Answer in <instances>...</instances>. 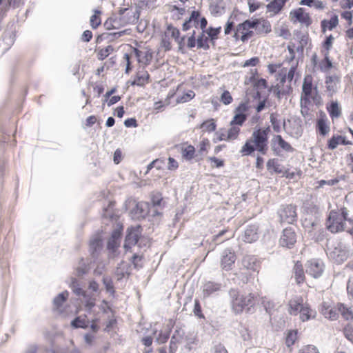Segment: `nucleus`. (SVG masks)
Listing matches in <instances>:
<instances>
[{
  "label": "nucleus",
  "instance_id": "c9c22d12",
  "mask_svg": "<svg viewBox=\"0 0 353 353\" xmlns=\"http://www.w3.org/2000/svg\"><path fill=\"white\" fill-rule=\"evenodd\" d=\"M167 30L168 33L170 34L171 37H173L179 44L181 45V43L184 41V37H181V39L179 38L180 32L177 28L172 26H168Z\"/></svg>",
  "mask_w": 353,
  "mask_h": 353
},
{
  "label": "nucleus",
  "instance_id": "c03bdc74",
  "mask_svg": "<svg viewBox=\"0 0 353 353\" xmlns=\"http://www.w3.org/2000/svg\"><path fill=\"white\" fill-rule=\"evenodd\" d=\"M228 132V138L230 139L231 141L235 140L237 139L239 132L240 127L232 125H230V129L227 130Z\"/></svg>",
  "mask_w": 353,
  "mask_h": 353
},
{
  "label": "nucleus",
  "instance_id": "774afa93",
  "mask_svg": "<svg viewBox=\"0 0 353 353\" xmlns=\"http://www.w3.org/2000/svg\"><path fill=\"white\" fill-rule=\"evenodd\" d=\"M347 294L353 297V276H352L348 280L347 284Z\"/></svg>",
  "mask_w": 353,
  "mask_h": 353
},
{
  "label": "nucleus",
  "instance_id": "680f3d73",
  "mask_svg": "<svg viewBox=\"0 0 353 353\" xmlns=\"http://www.w3.org/2000/svg\"><path fill=\"white\" fill-rule=\"evenodd\" d=\"M267 167L268 169H273L276 172H281L279 169V165L276 159H270L267 163Z\"/></svg>",
  "mask_w": 353,
  "mask_h": 353
},
{
  "label": "nucleus",
  "instance_id": "1a4fd4ad",
  "mask_svg": "<svg viewBox=\"0 0 353 353\" xmlns=\"http://www.w3.org/2000/svg\"><path fill=\"white\" fill-rule=\"evenodd\" d=\"M306 273L314 278H319L324 271V263L320 259H313L306 263Z\"/></svg>",
  "mask_w": 353,
  "mask_h": 353
},
{
  "label": "nucleus",
  "instance_id": "de8ad7c7",
  "mask_svg": "<svg viewBox=\"0 0 353 353\" xmlns=\"http://www.w3.org/2000/svg\"><path fill=\"white\" fill-rule=\"evenodd\" d=\"M262 304L265 307V310L268 313H271L275 307V303L273 301L265 297L263 299Z\"/></svg>",
  "mask_w": 353,
  "mask_h": 353
},
{
  "label": "nucleus",
  "instance_id": "3c124183",
  "mask_svg": "<svg viewBox=\"0 0 353 353\" xmlns=\"http://www.w3.org/2000/svg\"><path fill=\"white\" fill-rule=\"evenodd\" d=\"M101 246V240L99 237L96 236L90 241V248L92 252H96Z\"/></svg>",
  "mask_w": 353,
  "mask_h": 353
},
{
  "label": "nucleus",
  "instance_id": "5fc2aeb1",
  "mask_svg": "<svg viewBox=\"0 0 353 353\" xmlns=\"http://www.w3.org/2000/svg\"><path fill=\"white\" fill-rule=\"evenodd\" d=\"M270 122L272 123L274 131L276 132H279L281 130L280 121L278 120L277 118L272 114L270 115Z\"/></svg>",
  "mask_w": 353,
  "mask_h": 353
},
{
  "label": "nucleus",
  "instance_id": "4d7b16f0",
  "mask_svg": "<svg viewBox=\"0 0 353 353\" xmlns=\"http://www.w3.org/2000/svg\"><path fill=\"white\" fill-rule=\"evenodd\" d=\"M305 228L308 229V232L311 233L313 230H320L318 221L307 222L306 220L303 223Z\"/></svg>",
  "mask_w": 353,
  "mask_h": 353
},
{
  "label": "nucleus",
  "instance_id": "f704fd0d",
  "mask_svg": "<svg viewBox=\"0 0 353 353\" xmlns=\"http://www.w3.org/2000/svg\"><path fill=\"white\" fill-rule=\"evenodd\" d=\"M116 274L118 279H121L126 274H129V266L127 263L121 262L117 268Z\"/></svg>",
  "mask_w": 353,
  "mask_h": 353
},
{
  "label": "nucleus",
  "instance_id": "e2e57ef3",
  "mask_svg": "<svg viewBox=\"0 0 353 353\" xmlns=\"http://www.w3.org/2000/svg\"><path fill=\"white\" fill-rule=\"evenodd\" d=\"M210 353H228L225 346L221 343L214 345L210 351Z\"/></svg>",
  "mask_w": 353,
  "mask_h": 353
},
{
  "label": "nucleus",
  "instance_id": "8fccbe9b",
  "mask_svg": "<svg viewBox=\"0 0 353 353\" xmlns=\"http://www.w3.org/2000/svg\"><path fill=\"white\" fill-rule=\"evenodd\" d=\"M208 37H205L204 31L203 30L201 34L197 38V46L198 48H208Z\"/></svg>",
  "mask_w": 353,
  "mask_h": 353
},
{
  "label": "nucleus",
  "instance_id": "0eeeda50",
  "mask_svg": "<svg viewBox=\"0 0 353 353\" xmlns=\"http://www.w3.org/2000/svg\"><path fill=\"white\" fill-rule=\"evenodd\" d=\"M297 235L294 230L292 228H287L282 232L279 239L281 246L287 248H292L296 243Z\"/></svg>",
  "mask_w": 353,
  "mask_h": 353
},
{
  "label": "nucleus",
  "instance_id": "7c9ffc66",
  "mask_svg": "<svg viewBox=\"0 0 353 353\" xmlns=\"http://www.w3.org/2000/svg\"><path fill=\"white\" fill-rule=\"evenodd\" d=\"M300 3L319 10H323L325 7V3L320 0H302Z\"/></svg>",
  "mask_w": 353,
  "mask_h": 353
},
{
  "label": "nucleus",
  "instance_id": "e433bc0d",
  "mask_svg": "<svg viewBox=\"0 0 353 353\" xmlns=\"http://www.w3.org/2000/svg\"><path fill=\"white\" fill-rule=\"evenodd\" d=\"M68 296V292L67 291L63 292L59 294L54 299V305L56 309H59L62 304L65 301Z\"/></svg>",
  "mask_w": 353,
  "mask_h": 353
},
{
  "label": "nucleus",
  "instance_id": "ddd939ff",
  "mask_svg": "<svg viewBox=\"0 0 353 353\" xmlns=\"http://www.w3.org/2000/svg\"><path fill=\"white\" fill-rule=\"evenodd\" d=\"M139 234V227L129 228L125 239V249L128 250L135 245L138 241Z\"/></svg>",
  "mask_w": 353,
  "mask_h": 353
},
{
  "label": "nucleus",
  "instance_id": "7ed1b4c3",
  "mask_svg": "<svg viewBox=\"0 0 353 353\" xmlns=\"http://www.w3.org/2000/svg\"><path fill=\"white\" fill-rule=\"evenodd\" d=\"M347 210L345 208L342 209V211L336 212L331 211L327 221V228L332 233H336L348 228L345 226V221L350 222V219H347Z\"/></svg>",
  "mask_w": 353,
  "mask_h": 353
},
{
  "label": "nucleus",
  "instance_id": "13d9d810",
  "mask_svg": "<svg viewBox=\"0 0 353 353\" xmlns=\"http://www.w3.org/2000/svg\"><path fill=\"white\" fill-rule=\"evenodd\" d=\"M232 100L233 99L230 93L227 90L224 91L222 93L220 99V101L225 105H228L231 103Z\"/></svg>",
  "mask_w": 353,
  "mask_h": 353
},
{
  "label": "nucleus",
  "instance_id": "0e129e2a",
  "mask_svg": "<svg viewBox=\"0 0 353 353\" xmlns=\"http://www.w3.org/2000/svg\"><path fill=\"white\" fill-rule=\"evenodd\" d=\"M259 63V59L258 57H252L248 60H246L243 64V67L255 66Z\"/></svg>",
  "mask_w": 353,
  "mask_h": 353
},
{
  "label": "nucleus",
  "instance_id": "72a5a7b5",
  "mask_svg": "<svg viewBox=\"0 0 353 353\" xmlns=\"http://www.w3.org/2000/svg\"><path fill=\"white\" fill-rule=\"evenodd\" d=\"M89 321L87 319L86 316H79L77 317L74 320L72 321V326L74 327H81L85 328L89 325Z\"/></svg>",
  "mask_w": 353,
  "mask_h": 353
},
{
  "label": "nucleus",
  "instance_id": "6ab92c4d",
  "mask_svg": "<svg viewBox=\"0 0 353 353\" xmlns=\"http://www.w3.org/2000/svg\"><path fill=\"white\" fill-rule=\"evenodd\" d=\"M341 7L343 9H350L353 7V0H344L341 2ZM352 11H345L341 13L342 18L345 19L348 21V25L350 26L352 23Z\"/></svg>",
  "mask_w": 353,
  "mask_h": 353
},
{
  "label": "nucleus",
  "instance_id": "c85d7f7f",
  "mask_svg": "<svg viewBox=\"0 0 353 353\" xmlns=\"http://www.w3.org/2000/svg\"><path fill=\"white\" fill-rule=\"evenodd\" d=\"M327 111L332 119L339 118L341 115V108L338 101H332L330 105L327 107Z\"/></svg>",
  "mask_w": 353,
  "mask_h": 353
},
{
  "label": "nucleus",
  "instance_id": "79ce46f5",
  "mask_svg": "<svg viewBox=\"0 0 353 353\" xmlns=\"http://www.w3.org/2000/svg\"><path fill=\"white\" fill-rule=\"evenodd\" d=\"M195 150L194 146L188 145L182 148V155L188 160H190L194 157Z\"/></svg>",
  "mask_w": 353,
  "mask_h": 353
},
{
  "label": "nucleus",
  "instance_id": "f257e3e1",
  "mask_svg": "<svg viewBox=\"0 0 353 353\" xmlns=\"http://www.w3.org/2000/svg\"><path fill=\"white\" fill-rule=\"evenodd\" d=\"M232 308L236 313H241L244 310H250L254 305V296L251 294H240L237 290L232 289L230 291Z\"/></svg>",
  "mask_w": 353,
  "mask_h": 353
},
{
  "label": "nucleus",
  "instance_id": "a878e982",
  "mask_svg": "<svg viewBox=\"0 0 353 353\" xmlns=\"http://www.w3.org/2000/svg\"><path fill=\"white\" fill-rule=\"evenodd\" d=\"M150 75L146 71L139 72L132 83V85L143 86L148 83Z\"/></svg>",
  "mask_w": 353,
  "mask_h": 353
},
{
  "label": "nucleus",
  "instance_id": "b1692460",
  "mask_svg": "<svg viewBox=\"0 0 353 353\" xmlns=\"http://www.w3.org/2000/svg\"><path fill=\"white\" fill-rule=\"evenodd\" d=\"M314 312L306 303H304L300 309V319L302 321H308L312 317H314Z\"/></svg>",
  "mask_w": 353,
  "mask_h": 353
},
{
  "label": "nucleus",
  "instance_id": "ea45409f",
  "mask_svg": "<svg viewBox=\"0 0 353 353\" xmlns=\"http://www.w3.org/2000/svg\"><path fill=\"white\" fill-rule=\"evenodd\" d=\"M246 119H247L246 117L243 116L241 114L234 112V116L232 120L230 121V125H234L240 127L243 124V123L245 121Z\"/></svg>",
  "mask_w": 353,
  "mask_h": 353
},
{
  "label": "nucleus",
  "instance_id": "4468645a",
  "mask_svg": "<svg viewBox=\"0 0 353 353\" xmlns=\"http://www.w3.org/2000/svg\"><path fill=\"white\" fill-rule=\"evenodd\" d=\"M259 227L256 225H249L242 234V240L246 243H252L259 238Z\"/></svg>",
  "mask_w": 353,
  "mask_h": 353
},
{
  "label": "nucleus",
  "instance_id": "4c0bfd02",
  "mask_svg": "<svg viewBox=\"0 0 353 353\" xmlns=\"http://www.w3.org/2000/svg\"><path fill=\"white\" fill-rule=\"evenodd\" d=\"M254 144L252 142L251 139H248L241 150V152L245 155L250 154L256 150Z\"/></svg>",
  "mask_w": 353,
  "mask_h": 353
},
{
  "label": "nucleus",
  "instance_id": "6e6d98bb",
  "mask_svg": "<svg viewBox=\"0 0 353 353\" xmlns=\"http://www.w3.org/2000/svg\"><path fill=\"white\" fill-rule=\"evenodd\" d=\"M71 288L77 295H82L83 298L86 297V293L79 288L78 282L76 280L72 281L71 284Z\"/></svg>",
  "mask_w": 353,
  "mask_h": 353
},
{
  "label": "nucleus",
  "instance_id": "aec40b11",
  "mask_svg": "<svg viewBox=\"0 0 353 353\" xmlns=\"http://www.w3.org/2000/svg\"><path fill=\"white\" fill-rule=\"evenodd\" d=\"M339 24V18L336 14H334L330 19H323L321 22V26L323 32H325L327 30H332Z\"/></svg>",
  "mask_w": 353,
  "mask_h": 353
},
{
  "label": "nucleus",
  "instance_id": "2eb2a0df",
  "mask_svg": "<svg viewBox=\"0 0 353 353\" xmlns=\"http://www.w3.org/2000/svg\"><path fill=\"white\" fill-rule=\"evenodd\" d=\"M235 260L236 256L234 252L229 250H224L221 258L222 268L227 271L231 270Z\"/></svg>",
  "mask_w": 353,
  "mask_h": 353
},
{
  "label": "nucleus",
  "instance_id": "412c9836",
  "mask_svg": "<svg viewBox=\"0 0 353 353\" xmlns=\"http://www.w3.org/2000/svg\"><path fill=\"white\" fill-rule=\"evenodd\" d=\"M273 147L278 145L285 152H292L293 148L291 145L285 141L281 135H275L272 139Z\"/></svg>",
  "mask_w": 353,
  "mask_h": 353
},
{
  "label": "nucleus",
  "instance_id": "f03ea898",
  "mask_svg": "<svg viewBox=\"0 0 353 353\" xmlns=\"http://www.w3.org/2000/svg\"><path fill=\"white\" fill-rule=\"evenodd\" d=\"M312 81L313 78L310 74L305 76L301 95V105L302 108H306L311 103V100L317 103L320 99L318 88L316 86H313Z\"/></svg>",
  "mask_w": 353,
  "mask_h": 353
},
{
  "label": "nucleus",
  "instance_id": "dca6fc26",
  "mask_svg": "<svg viewBox=\"0 0 353 353\" xmlns=\"http://www.w3.org/2000/svg\"><path fill=\"white\" fill-rule=\"evenodd\" d=\"M288 123L291 125L290 129L286 128V123L285 120L283 121V128L284 130H285L288 133H289L292 137H300L302 133V128L299 121L296 120L291 121L288 120Z\"/></svg>",
  "mask_w": 353,
  "mask_h": 353
},
{
  "label": "nucleus",
  "instance_id": "58836bf2",
  "mask_svg": "<svg viewBox=\"0 0 353 353\" xmlns=\"http://www.w3.org/2000/svg\"><path fill=\"white\" fill-rule=\"evenodd\" d=\"M216 123L214 119H210L204 121L200 126V128L204 132H211L215 130L216 129Z\"/></svg>",
  "mask_w": 353,
  "mask_h": 353
},
{
  "label": "nucleus",
  "instance_id": "37998d69",
  "mask_svg": "<svg viewBox=\"0 0 353 353\" xmlns=\"http://www.w3.org/2000/svg\"><path fill=\"white\" fill-rule=\"evenodd\" d=\"M250 105L248 102L241 103L235 109L234 112L239 113L248 117L249 113Z\"/></svg>",
  "mask_w": 353,
  "mask_h": 353
},
{
  "label": "nucleus",
  "instance_id": "603ef678",
  "mask_svg": "<svg viewBox=\"0 0 353 353\" xmlns=\"http://www.w3.org/2000/svg\"><path fill=\"white\" fill-rule=\"evenodd\" d=\"M297 353H320V352L314 345H307L300 348Z\"/></svg>",
  "mask_w": 353,
  "mask_h": 353
},
{
  "label": "nucleus",
  "instance_id": "f8f14e48",
  "mask_svg": "<svg viewBox=\"0 0 353 353\" xmlns=\"http://www.w3.org/2000/svg\"><path fill=\"white\" fill-rule=\"evenodd\" d=\"M290 17L293 23L299 21L306 26L311 23V19L309 14L305 12L304 10L301 8L291 11Z\"/></svg>",
  "mask_w": 353,
  "mask_h": 353
},
{
  "label": "nucleus",
  "instance_id": "39448f33",
  "mask_svg": "<svg viewBox=\"0 0 353 353\" xmlns=\"http://www.w3.org/2000/svg\"><path fill=\"white\" fill-rule=\"evenodd\" d=\"M269 132L270 128L258 129L252 132L250 137L252 142L256 147V150L263 154H265L268 150V134Z\"/></svg>",
  "mask_w": 353,
  "mask_h": 353
},
{
  "label": "nucleus",
  "instance_id": "49530a36",
  "mask_svg": "<svg viewBox=\"0 0 353 353\" xmlns=\"http://www.w3.org/2000/svg\"><path fill=\"white\" fill-rule=\"evenodd\" d=\"M101 12L99 10H94V14L91 16L90 19V26L92 28H97L101 24V19L99 14Z\"/></svg>",
  "mask_w": 353,
  "mask_h": 353
},
{
  "label": "nucleus",
  "instance_id": "4be33fe9",
  "mask_svg": "<svg viewBox=\"0 0 353 353\" xmlns=\"http://www.w3.org/2000/svg\"><path fill=\"white\" fill-rule=\"evenodd\" d=\"M337 308H334L326 303H323L321 307L322 314L327 319L331 320H335L337 319L339 314L337 312Z\"/></svg>",
  "mask_w": 353,
  "mask_h": 353
},
{
  "label": "nucleus",
  "instance_id": "09e8293b",
  "mask_svg": "<svg viewBox=\"0 0 353 353\" xmlns=\"http://www.w3.org/2000/svg\"><path fill=\"white\" fill-rule=\"evenodd\" d=\"M194 92L192 90H189L188 92L183 94L182 96L179 97L176 99V102L180 103L188 102L192 98H194Z\"/></svg>",
  "mask_w": 353,
  "mask_h": 353
},
{
  "label": "nucleus",
  "instance_id": "5701e85b",
  "mask_svg": "<svg viewBox=\"0 0 353 353\" xmlns=\"http://www.w3.org/2000/svg\"><path fill=\"white\" fill-rule=\"evenodd\" d=\"M350 144L349 141L345 140V138L343 136L337 135L333 136L329 141L327 148L330 150L336 149L339 145H347Z\"/></svg>",
  "mask_w": 353,
  "mask_h": 353
},
{
  "label": "nucleus",
  "instance_id": "9b49d317",
  "mask_svg": "<svg viewBox=\"0 0 353 353\" xmlns=\"http://www.w3.org/2000/svg\"><path fill=\"white\" fill-rule=\"evenodd\" d=\"M341 79L336 74L327 76L325 79V92L329 97H332L340 88Z\"/></svg>",
  "mask_w": 353,
  "mask_h": 353
},
{
  "label": "nucleus",
  "instance_id": "bf43d9fd",
  "mask_svg": "<svg viewBox=\"0 0 353 353\" xmlns=\"http://www.w3.org/2000/svg\"><path fill=\"white\" fill-rule=\"evenodd\" d=\"M345 336L353 343V325H347L343 330Z\"/></svg>",
  "mask_w": 353,
  "mask_h": 353
},
{
  "label": "nucleus",
  "instance_id": "a19ab883",
  "mask_svg": "<svg viewBox=\"0 0 353 353\" xmlns=\"http://www.w3.org/2000/svg\"><path fill=\"white\" fill-rule=\"evenodd\" d=\"M114 50L112 46H108L104 48L101 49L98 53L97 57L99 60H103L109 56Z\"/></svg>",
  "mask_w": 353,
  "mask_h": 353
},
{
  "label": "nucleus",
  "instance_id": "9d476101",
  "mask_svg": "<svg viewBox=\"0 0 353 353\" xmlns=\"http://www.w3.org/2000/svg\"><path fill=\"white\" fill-rule=\"evenodd\" d=\"M279 215L281 222L292 223L296 217V208L292 205L283 206L279 210Z\"/></svg>",
  "mask_w": 353,
  "mask_h": 353
},
{
  "label": "nucleus",
  "instance_id": "bb28decb",
  "mask_svg": "<svg viewBox=\"0 0 353 353\" xmlns=\"http://www.w3.org/2000/svg\"><path fill=\"white\" fill-rule=\"evenodd\" d=\"M242 264L248 270H256L259 266L256 259L252 256H246L243 259Z\"/></svg>",
  "mask_w": 353,
  "mask_h": 353
},
{
  "label": "nucleus",
  "instance_id": "423d86ee",
  "mask_svg": "<svg viewBox=\"0 0 353 353\" xmlns=\"http://www.w3.org/2000/svg\"><path fill=\"white\" fill-rule=\"evenodd\" d=\"M254 34L265 36L272 31L271 23L264 18H251Z\"/></svg>",
  "mask_w": 353,
  "mask_h": 353
},
{
  "label": "nucleus",
  "instance_id": "20e7f679",
  "mask_svg": "<svg viewBox=\"0 0 353 353\" xmlns=\"http://www.w3.org/2000/svg\"><path fill=\"white\" fill-rule=\"evenodd\" d=\"M327 254L337 263L344 262L348 258L349 253L343 245L338 241H330L327 245Z\"/></svg>",
  "mask_w": 353,
  "mask_h": 353
},
{
  "label": "nucleus",
  "instance_id": "69168bd1",
  "mask_svg": "<svg viewBox=\"0 0 353 353\" xmlns=\"http://www.w3.org/2000/svg\"><path fill=\"white\" fill-rule=\"evenodd\" d=\"M216 135H217V139L219 141H231L230 139L228 138L227 130H223L221 131L218 132L216 133Z\"/></svg>",
  "mask_w": 353,
  "mask_h": 353
},
{
  "label": "nucleus",
  "instance_id": "f3484780",
  "mask_svg": "<svg viewBox=\"0 0 353 353\" xmlns=\"http://www.w3.org/2000/svg\"><path fill=\"white\" fill-rule=\"evenodd\" d=\"M221 288V285L219 283L208 281L203 285V296L204 298L208 297L219 292Z\"/></svg>",
  "mask_w": 353,
  "mask_h": 353
},
{
  "label": "nucleus",
  "instance_id": "a18cd8bd",
  "mask_svg": "<svg viewBox=\"0 0 353 353\" xmlns=\"http://www.w3.org/2000/svg\"><path fill=\"white\" fill-rule=\"evenodd\" d=\"M121 14H123L124 12H127V14L129 15L130 13L132 14V16L128 19V23H134L137 22L139 17V12L138 10H136L134 12H132L131 10H129L128 8H125L123 10H121Z\"/></svg>",
  "mask_w": 353,
  "mask_h": 353
},
{
  "label": "nucleus",
  "instance_id": "6e6552de",
  "mask_svg": "<svg viewBox=\"0 0 353 353\" xmlns=\"http://www.w3.org/2000/svg\"><path fill=\"white\" fill-rule=\"evenodd\" d=\"M253 25L251 19L244 21L236 26L237 34H241L240 40L242 42H245L252 38L254 32L252 30Z\"/></svg>",
  "mask_w": 353,
  "mask_h": 353
},
{
  "label": "nucleus",
  "instance_id": "cd10ccee",
  "mask_svg": "<svg viewBox=\"0 0 353 353\" xmlns=\"http://www.w3.org/2000/svg\"><path fill=\"white\" fill-rule=\"evenodd\" d=\"M293 271L296 282L298 284L303 283L305 280V275L302 265L299 262L296 263Z\"/></svg>",
  "mask_w": 353,
  "mask_h": 353
},
{
  "label": "nucleus",
  "instance_id": "473e14b6",
  "mask_svg": "<svg viewBox=\"0 0 353 353\" xmlns=\"http://www.w3.org/2000/svg\"><path fill=\"white\" fill-rule=\"evenodd\" d=\"M198 16V11H192L189 19L185 21L183 24V30L187 31L195 26V19Z\"/></svg>",
  "mask_w": 353,
  "mask_h": 353
},
{
  "label": "nucleus",
  "instance_id": "393cba45",
  "mask_svg": "<svg viewBox=\"0 0 353 353\" xmlns=\"http://www.w3.org/2000/svg\"><path fill=\"white\" fill-rule=\"evenodd\" d=\"M285 4L284 0H274L267 6L268 12H272L274 14L279 13L283 8Z\"/></svg>",
  "mask_w": 353,
  "mask_h": 353
},
{
  "label": "nucleus",
  "instance_id": "2f4dec72",
  "mask_svg": "<svg viewBox=\"0 0 353 353\" xmlns=\"http://www.w3.org/2000/svg\"><path fill=\"white\" fill-rule=\"evenodd\" d=\"M316 128L322 136L327 135L330 130V126L327 123V119L323 117L317 121Z\"/></svg>",
  "mask_w": 353,
  "mask_h": 353
},
{
  "label": "nucleus",
  "instance_id": "864d4df0",
  "mask_svg": "<svg viewBox=\"0 0 353 353\" xmlns=\"http://www.w3.org/2000/svg\"><path fill=\"white\" fill-rule=\"evenodd\" d=\"M296 339V332L293 330L289 331L285 339V343L287 346L290 347L294 343Z\"/></svg>",
  "mask_w": 353,
  "mask_h": 353
},
{
  "label": "nucleus",
  "instance_id": "338daca9",
  "mask_svg": "<svg viewBox=\"0 0 353 353\" xmlns=\"http://www.w3.org/2000/svg\"><path fill=\"white\" fill-rule=\"evenodd\" d=\"M334 41V37L332 35H330L326 38V40L323 43V47L326 49L327 52L330 50V48L332 46V43Z\"/></svg>",
  "mask_w": 353,
  "mask_h": 353
},
{
  "label": "nucleus",
  "instance_id": "052dcab7",
  "mask_svg": "<svg viewBox=\"0 0 353 353\" xmlns=\"http://www.w3.org/2000/svg\"><path fill=\"white\" fill-rule=\"evenodd\" d=\"M221 29V27L217 28H213L210 27L206 30V33L208 34V37H210L212 40H213L217 38V35L220 32Z\"/></svg>",
  "mask_w": 353,
  "mask_h": 353
},
{
  "label": "nucleus",
  "instance_id": "c756f323",
  "mask_svg": "<svg viewBox=\"0 0 353 353\" xmlns=\"http://www.w3.org/2000/svg\"><path fill=\"white\" fill-rule=\"evenodd\" d=\"M337 310L345 319H353V310L351 307H347L344 304L339 303L337 305Z\"/></svg>",
  "mask_w": 353,
  "mask_h": 353
},
{
  "label": "nucleus",
  "instance_id": "a211bd4d",
  "mask_svg": "<svg viewBox=\"0 0 353 353\" xmlns=\"http://www.w3.org/2000/svg\"><path fill=\"white\" fill-rule=\"evenodd\" d=\"M303 304V300L300 296L292 299L289 301V313L292 315L298 314Z\"/></svg>",
  "mask_w": 353,
  "mask_h": 353
}]
</instances>
